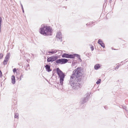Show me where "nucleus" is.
I'll return each instance as SVG.
<instances>
[{
  "label": "nucleus",
  "instance_id": "nucleus-2",
  "mask_svg": "<svg viewBox=\"0 0 128 128\" xmlns=\"http://www.w3.org/2000/svg\"><path fill=\"white\" fill-rule=\"evenodd\" d=\"M58 58V57L56 56H52L49 57H48L47 62H52L56 60L55 62L56 63L62 64L67 63L69 60H68L66 59L62 58L57 60Z\"/></svg>",
  "mask_w": 128,
  "mask_h": 128
},
{
  "label": "nucleus",
  "instance_id": "nucleus-12",
  "mask_svg": "<svg viewBox=\"0 0 128 128\" xmlns=\"http://www.w3.org/2000/svg\"><path fill=\"white\" fill-rule=\"evenodd\" d=\"M100 64H96L94 66V69L96 70H97L100 67Z\"/></svg>",
  "mask_w": 128,
  "mask_h": 128
},
{
  "label": "nucleus",
  "instance_id": "nucleus-21",
  "mask_svg": "<svg viewBox=\"0 0 128 128\" xmlns=\"http://www.w3.org/2000/svg\"><path fill=\"white\" fill-rule=\"evenodd\" d=\"M3 54L2 53H0V59H2L3 57Z\"/></svg>",
  "mask_w": 128,
  "mask_h": 128
},
{
  "label": "nucleus",
  "instance_id": "nucleus-9",
  "mask_svg": "<svg viewBox=\"0 0 128 128\" xmlns=\"http://www.w3.org/2000/svg\"><path fill=\"white\" fill-rule=\"evenodd\" d=\"M76 54H68V58L74 59L75 56L76 57Z\"/></svg>",
  "mask_w": 128,
  "mask_h": 128
},
{
  "label": "nucleus",
  "instance_id": "nucleus-24",
  "mask_svg": "<svg viewBox=\"0 0 128 128\" xmlns=\"http://www.w3.org/2000/svg\"><path fill=\"white\" fill-rule=\"evenodd\" d=\"M119 67V66H117L115 68V69L116 70V69H118Z\"/></svg>",
  "mask_w": 128,
  "mask_h": 128
},
{
  "label": "nucleus",
  "instance_id": "nucleus-35",
  "mask_svg": "<svg viewBox=\"0 0 128 128\" xmlns=\"http://www.w3.org/2000/svg\"><path fill=\"white\" fill-rule=\"evenodd\" d=\"M108 15V14H107V15Z\"/></svg>",
  "mask_w": 128,
  "mask_h": 128
},
{
  "label": "nucleus",
  "instance_id": "nucleus-26",
  "mask_svg": "<svg viewBox=\"0 0 128 128\" xmlns=\"http://www.w3.org/2000/svg\"><path fill=\"white\" fill-rule=\"evenodd\" d=\"M23 78V75H22L21 76H20V80H21V78Z\"/></svg>",
  "mask_w": 128,
  "mask_h": 128
},
{
  "label": "nucleus",
  "instance_id": "nucleus-23",
  "mask_svg": "<svg viewBox=\"0 0 128 128\" xmlns=\"http://www.w3.org/2000/svg\"><path fill=\"white\" fill-rule=\"evenodd\" d=\"M2 72L1 71V70H0V77H2Z\"/></svg>",
  "mask_w": 128,
  "mask_h": 128
},
{
  "label": "nucleus",
  "instance_id": "nucleus-32",
  "mask_svg": "<svg viewBox=\"0 0 128 128\" xmlns=\"http://www.w3.org/2000/svg\"><path fill=\"white\" fill-rule=\"evenodd\" d=\"M29 66V64H28V65H27V66Z\"/></svg>",
  "mask_w": 128,
  "mask_h": 128
},
{
  "label": "nucleus",
  "instance_id": "nucleus-33",
  "mask_svg": "<svg viewBox=\"0 0 128 128\" xmlns=\"http://www.w3.org/2000/svg\"><path fill=\"white\" fill-rule=\"evenodd\" d=\"M57 84H58V85H60V84H59V83H57Z\"/></svg>",
  "mask_w": 128,
  "mask_h": 128
},
{
  "label": "nucleus",
  "instance_id": "nucleus-22",
  "mask_svg": "<svg viewBox=\"0 0 128 128\" xmlns=\"http://www.w3.org/2000/svg\"><path fill=\"white\" fill-rule=\"evenodd\" d=\"M13 72L14 73H15L16 72V68H14L13 70Z\"/></svg>",
  "mask_w": 128,
  "mask_h": 128
},
{
  "label": "nucleus",
  "instance_id": "nucleus-6",
  "mask_svg": "<svg viewBox=\"0 0 128 128\" xmlns=\"http://www.w3.org/2000/svg\"><path fill=\"white\" fill-rule=\"evenodd\" d=\"M56 37L58 41H60L61 42L62 41V34L61 32H58L57 33Z\"/></svg>",
  "mask_w": 128,
  "mask_h": 128
},
{
  "label": "nucleus",
  "instance_id": "nucleus-36",
  "mask_svg": "<svg viewBox=\"0 0 128 128\" xmlns=\"http://www.w3.org/2000/svg\"><path fill=\"white\" fill-rule=\"evenodd\" d=\"M114 50H116V49H114Z\"/></svg>",
  "mask_w": 128,
  "mask_h": 128
},
{
  "label": "nucleus",
  "instance_id": "nucleus-8",
  "mask_svg": "<svg viewBox=\"0 0 128 128\" xmlns=\"http://www.w3.org/2000/svg\"><path fill=\"white\" fill-rule=\"evenodd\" d=\"M45 67L46 68V70L48 72H49L52 70L50 68V66L48 64H46V65Z\"/></svg>",
  "mask_w": 128,
  "mask_h": 128
},
{
  "label": "nucleus",
  "instance_id": "nucleus-15",
  "mask_svg": "<svg viewBox=\"0 0 128 128\" xmlns=\"http://www.w3.org/2000/svg\"><path fill=\"white\" fill-rule=\"evenodd\" d=\"M68 54L64 53L62 55V58H68Z\"/></svg>",
  "mask_w": 128,
  "mask_h": 128
},
{
  "label": "nucleus",
  "instance_id": "nucleus-16",
  "mask_svg": "<svg viewBox=\"0 0 128 128\" xmlns=\"http://www.w3.org/2000/svg\"><path fill=\"white\" fill-rule=\"evenodd\" d=\"M8 60L5 58L4 60L3 61V64L4 65L6 64Z\"/></svg>",
  "mask_w": 128,
  "mask_h": 128
},
{
  "label": "nucleus",
  "instance_id": "nucleus-10",
  "mask_svg": "<svg viewBox=\"0 0 128 128\" xmlns=\"http://www.w3.org/2000/svg\"><path fill=\"white\" fill-rule=\"evenodd\" d=\"M11 79L12 82L13 84H15L16 82V80L15 79V77L14 76L12 75V76Z\"/></svg>",
  "mask_w": 128,
  "mask_h": 128
},
{
  "label": "nucleus",
  "instance_id": "nucleus-29",
  "mask_svg": "<svg viewBox=\"0 0 128 128\" xmlns=\"http://www.w3.org/2000/svg\"><path fill=\"white\" fill-rule=\"evenodd\" d=\"M123 108L124 109L126 110V106H123Z\"/></svg>",
  "mask_w": 128,
  "mask_h": 128
},
{
  "label": "nucleus",
  "instance_id": "nucleus-25",
  "mask_svg": "<svg viewBox=\"0 0 128 128\" xmlns=\"http://www.w3.org/2000/svg\"><path fill=\"white\" fill-rule=\"evenodd\" d=\"M91 49L93 51L94 50V47L92 46L91 47Z\"/></svg>",
  "mask_w": 128,
  "mask_h": 128
},
{
  "label": "nucleus",
  "instance_id": "nucleus-14",
  "mask_svg": "<svg viewBox=\"0 0 128 128\" xmlns=\"http://www.w3.org/2000/svg\"><path fill=\"white\" fill-rule=\"evenodd\" d=\"M10 56V53L9 52L7 53L6 55V56L5 58L8 60H9Z\"/></svg>",
  "mask_w": 128,
  "mask_h": 128
},
{
  "label": "nucleus",
  "instance_id": "nucleus-7",
  "mask_svg": "<svg viewBox=\"0 0 128 128\" xmlns=\"http://www.w3.org/2000/svg\"><path fill=\"white\" fill-rule=\"evenodd\" d=\"M98 43L100 44L101 46L104 48L105 47L104 44L103 43V41L100 39H99L98 41Z\"/></svg>",
  "mask_w": 128,
  "mask_h": 128
},
{
  "label": "nucleus",
  "instance_id": "nucleus-5",
  "mask_svg": "<svg viewBox=\"0 0 128 128\" xmlns=\"http://www.w3.org/2000/svg\"><path fill=\"white\" fill-rule=\"evenodd\" d=\"M90 93H87L86 95V97L82 98L80 101V102L81 104H83L87 102L89 98L90 95Z\"/></svg>",
  "mask_w": 128,
  "mask_h": 128
},
{
  "label": "nucleus",
  "instance_id": "nucleus-11",
  "mask_svg": "<svg viewBox=\"0 0 128 128\" xmlns=\"http://www.w3.org/2000/svg\"><path fill=\"white\" fill-rule=\"evenodd\" d=\"M95 22H90L89 23H88L86 24V25L87 26H92L93 25H92V24H93Z\"/></svg>",
  "mask_w": 128,
  "mask_h": 128
},
{
  "label": "nucleus",
  "instance_id": "nucleus-31",
  "mask_svg": "<svg viewBox=\"0 0 128 128\" xmlns=\"http://www.w3.org/2000/svg\"><path fill=\"white\" fill-rule=\"evenodd\" d=\"M112 0H110L109 2H110V3L111 2Z\"/></svg>",
  "mask_w": 128,
  "mask_h": 128
},
{
  "label": "nucleus",
  "instance_id": "nucleus-13",
  "mask_svg": "<svg viewBox=\"0 0 128 128\" xmlns=\"http://www.w3.org/2000/svg\"><path fill=\"white\" fill-rule=\"evenodd\" d=\"M57 51L56 50H52L51 51H48V53L52 54L56 53Z\"/></svg>",
  "mask_w": 128,
  "mask_h": 128
},
{
  "label": "nucleus",
  "instance_id": "nucleus-30",
  "mask_svg": "<svg viewBox=\"0 0 128 128\" xmlns=\"http://www.w3.org/2000/svg\"><path fill=\"white\" fill-rule=\"evenodd\" d=\"M22 12H23V13L24 12V9H22Z\"/></svg>",
  "mask_w": 128,
  "mask_h": 128
},
{
  "label": "nucleus",
  "instance_id": "nucleus-4",
  "mask_svg": "<svg viewBox=\"0 0 128 128\" xmlns=\"http://www.w3.org/2000/svg\"><path fill=\"white\" fill-rule=\"evenodd\" d=\"M56 72L60 78V84L62 85L63 84V82L65 75L59 69L57 68L56 69Z\"/></svg>",
  "mask_w": 128,
  "mask_h": 128
},
{
  "label": "nucleus",
  "instance_id": "nucleus-28",
  "mask_svg": "<svg viewBox=\"0 0 128 128\" xmlns=\"http://www.w3.org/2000/svg\"><path fill=\"white\" fill-rule=\"evenodd\" d=\"M104 108L106 109H108V107L106 106H104Z\"/></svg>",
  "mask_w": 128,
  "mask_h": 128
},
{
  "label": "nucleus",
  "instance_id": "nucleus-20",
  "mask_svg": "<svg viewBox=\"0 0 128 128\" xmlns=\"http://www.w3.org/2000/svg\"><path fill=\"white\" fill-rule=\"evenodd\" d=\"M101 80L100 79H98L97 81L96 82V83L97 84H100L101 82Z\"/></svg>",
  "mask_w": 128,
  "mask_h": 128
},
{
  "label": "nucleus",
  "instance_id": "nucleus-3",
  "mask_svg": "<svg viewBox=\"0 0 128 128\" xmlns=\"http://www.w3.org/2000/svg\"><path fill=\"white\" fill-rule=\"evenodd\" d=\"M52 29L49 26H44L40 28V33L45 36L51 35Z\"/></svg>",
  "mask_w": 128,
  "mask_h": 128
},
{
  "label": "nucleus",
  "instance_id": "nucleus-1",
  "mask_svg": "<svg viewBox=\"0 0 128 128\" xmlns=\"http://www.w3.org/2000/svg\"><path fill=\"white\" fill-rule=\"evenodd\" d=\"M80 69V68L78 67L73 71L68 83L72 87L73 89H78L81 86L80 82L82 80V73L79 71Z\"/></svg>",
  "mask_w": 128,
  "mask_h": 128
},
{
  "label": "nucleus",
  "instance_id": "nucleus-18",
  "mask_svg": "<svg viewBox=\"0 0 128 128\" xmlns=\"http://www.w3.org/2000/svg\"><path fill=\"white\" fill-rule=\"evenodd\" d=\"M19 114L18 113H15L14 114V118H18Z\"/></svg>",
  "mask_w": 128,
  "mask_h": 128
},
{
  "label": "nucleus",
  "instance_id": "nucleus-17",
  "mask_svg": "<svg viewBox=\"0 0 128 128\" xmlns=\"http://www.w3.org/2000/svg\"><path fill=\"white\" fill-rule=\"evenodd\" d=\"M76 57H77L79 59V60H80V62L82 61V60L80 58V55L78 54H76Z\"/></svg>",
  "mask_w": 128,
  "mask_h": 128
},
{
  "label": "nucleus",
  "instance_id": "nucleus-19",
  "mask_svg": "<svg viewBox=\"0 0 128 128\" xmlns=\"http://www.w3.org/2000/svg\"><path fill=\"white\" fill-rule=\"evenodd\" d=\"M2 21V18L0 17V30H1V24Z\"/></svg>",
  "mask_w": 128,
  "mask_h": 128
},
{
  "label": "nucleus",
  "instance_id": "nucleus-34",
  "mask_svg": "<svg viewBox=\"0 0 128 128\" xmlns=\"http://www.w3.org/2000/svg\"><path fill=\"white\" fill-rule=\"evenodd\" d=\"M107 0H105V1L106 2V1Z\"/></svg>",
  "mask_w": 128,
  "mask_h": 128
},
{
  "label": "nucleus",
  "instance_id": "nucleus-27",
  "mask_svg": "<svg viewBox=\"0 0 128 128\" xmlns=\"http://www.w3.org/2000/svg\"><path fill=\"white\" fill-rule=\"evenodd\" d=\"M20 5H21V6L22 8V9H24V8H23V6L22 5V4L21 3V2H20Z\"/></svg>",
  "mask_w": 128,
  "mask_h": 128
}]
</instances>
